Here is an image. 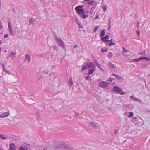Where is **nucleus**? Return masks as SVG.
Instances as JSON below:
<instances>
[{
	"label": "nucleus",
	"mask_w": 150,
	"mask_h": 150,
	"mask_svg": "<svg viewBox=\"0 0 150 150\" xmlns=\"http://www.w3.org/2000/svg\"><path fill=\"white\" fill-rule=\"evenodd\" d=\"M54 38L57 40L58 45L62 48L63 49L65 48L64 43L62 39L57 36H55Z\"/></svg>",
	"instance_id": "obj_1"
},
{
	"label": "nucleus",
	"mask_w": 150,
	"mask_h": 150,
	"mask_svg": "<svg viewBox=\"0 0 150 150\" xmlns=\"http://www.w3.org/2000/svg\"><path fill=\"white\" fill-rule=\"evenodd\" d=\"M89 127L91 128H94L95 129L99 130L100 129V125L97 123H94L93 122H90L89 123L86 125Z\"/></svg>",
	"instance_id": "obj_2"
},
{
	"label": "nucleus",
	"mask_w": 150,
	"mask_h": 150,
	"mask_svg": "<svg viewBox=\"0 0 150 150\" xmlns=\"http://www.w3.org/2000/svg\"><path fill=\"white\" fill-rule=\"evenodd\" d=\"M83 7V5H79L76 6L75 8V10L77 12L78 14L80 15L82 13H85L84 10L82 8Z\"/></svg>",
	"instance_id": "obj_3"
},
{
	"label": "nucleus",
	"mask_w": 150,
	"mask_h": 150,
	"mask_svg": "<svg viewBox=\"0 0 150 150\" xmlns=\"http://www.w3.org/2000/svg\"><path fill=\"white\" fill-rule=\"evenodd\" d=\"M112 91L113 92H116L120 93L121 95H123L125 93V92H122V90L121 88L117 86H115L113 87Z\"/></svg>",
	"instance_id": "obj_4"
},
{
	"label": "nucleus",
	"mask_w": 150,
	"mask_h": 150,
	"mask_svg": "<svg viewBox=\"0 0 150 150\" xmlns=\"http://www.w3.org/2000/svg\"><path fill=\"white\" fill-rule=\"evenodd\" d=\"M8 30L10 33L11 34H13V29L10 21L9 18L8 19Z\"/></svg>",
	"instance_id": "obj_5"
},
{
	"label": "nucleus",
	"mask_w": 150,
	"mask_h": 150,
	"mask_svg": "<svg viewBox=\"0 0 150 150\" xmlns=\"http://www.w3.org/2000/svg\"><path fill=\"white\" fill-rule=\"evenodd\" d=\"M109 84V83L103 81L100 83L99 86L102 88H106L108 86Z\"/></svg>",
	"instance_id": "obj_6"
},
{
	"label": "nucleus",
	"mask_w": 150,
	"mask_h": 150,
	"mask_svg": "<svg viewBox=\"0 0 150 150\" xmlns=\"http://www.w3.org/2000/svg\"><path fill=\"white\" fill-rule=\"evenodd\" d=\"M10 115L9 112H4L0 115V117L1 118H4Z\"/></svg>",
	"instance_id": "obj_7"
},
{
	"label": "nucleus",
	"mask_w": 150,
	"mask_h": 150,
	"mask_svg": "<svg viewBox=\"0 0 150 150\" xmlns=\"http://www.w3.org/2000/svg\"><path fill=\"white\" fill-rule=\"evenodd\" d=\"M86 66L89 68L96 67L95 65L92 62H90L86 64Z\"/></svg>",
	"instance_id": "obj_8"
},
{
	"label": "nucleus",
	"mask_w": 150,
	"mask_h": 150,
	"mask_svg": "<svg viewBox=\"0 0 150 150\" xmlns=\"http://www.w3.org/2000/svg\"><path fill=\"white\" fill-rule=\"evenodd\" d=\"M30 61V56L29 55L27 54L25 55L24 59V62H28L29 63Z\"/></svg>",
	"instance_id": "obj_9"
},
{
	"label": "nucleus",
	"mask_w": 150,
	"mask_h": 150,
	"mask_svg": "<svg viewBox=\"0 0 150 150\" xmlns=\"http://www.w3.org/2000/svg\"><path fill=\"white\" fill-rule=\"evenodd\" d=\"M57 145L59 148H61L64 146L65 145V143L62 141H59L57 143Z\"/></svg>",
	"instance_id": "obj_10"
},
{
	"label": "nucleus",
	"mask_w": 150,
	"mask_h": 150,
	"mask_svg": "<svg viewBox=\"0 0 150 150\" xmlns=\"http://www.w3.org/2000/svg\"><path fill=\"white\" fill-rule=\"evenodd\" d=\"M96 70V67L93 68H89V71L88 73V76L92 74Z\"/></svg>",
	"instance_id": "obj_11"
},
{
	"label": "nucleus",
	"mask_w": 150,
	"mask_h": 150,
	"mask_svg": "<svg viewBox=\"0 0 150 150\" xmlns=\"http://www.w3.org/2000/svg\"><path fill=\"white\" fill-rule=\"evenodd\" d=\"M9 150H16L15 146L14 143L10 144Z\"/></svg>",
	"instance_id": "obj_12"
},
{
	"label": "nucleus",
	"mask_w": 150,
	"mask_h": 150,
	"mask_svg": "<svg viewBox=\"0 0 150 150\" xmlns=\"http://www.w3.org/2000/svg\"><path fill=\"white\" fill-rule=\"evenodd\" d=\"M130 98H131V99H133V100H132L133 101H134V102L137 101L140 103H141V101L139 100L138 99L136 98L135 97H134V96H130Z\"/></svg>",
	"instance_id": "obj_13"
},
{
	"label": "nucleus",
	"mask_w": 150,
	"mask_h": 150,
	"mask_svg": "<svg viewBox=\"0 0 150 150\" xmlns=\"http://www.w3.org/2000/svg\"><path fill=\"white\" fill-rule=\"evenodd\" d=\"M16 53L15 52H12L11 54L9 55V57L11 58V59H13Z\"/></svg>",
	"instance_id": "obj_14"
},
{
	"label": "nucleus",
	"mask_w": 150,
	"mask_h": 150,
	"mask_svg": "<svg viewBox=\"0 0 150 150\" xmlns=\"http://www.w3.org/2000/svg\"><path fill=\"white\" fill-rule=\"evenodd\" d=\"M108 65L111 68L114 69L116 68L115 65L112 64L111 62H109L108 63Z\"/></svg>",
	"instance_id": "obj_15"
},
{
	"label": "nucleus",
	"mask_w": 150,
	"mask_h": 150,
	"mask_svg": "<svg viewBox=\"0 0 150 150\" xmlns=\"http://www.w3.org/2000/svg\"><path fill=\"white\" fill-rule=\"evenodd\" d=\"M81 18H82L83 19H85L86 18H87L88 17V14H85L84 13H82L81 15H80Z\"/></svg>",
	"instance_id": "obj_16"
},
{
	"label": "nucleus",
	"mask_w": 150,
	"mask_h": 150,
	"mask_svg": "<svg viewBox=\"0 0 150 150\" xmlns=\"http://www.w3.org/2000/svg\"><path fill=\"white\" fill-rule=\"evenodd\" d=\"M29 25H33L34 24V23L35 21V20L33 18H31L29 19Z\"/></svg>",
	"instance_id": "obj_17"
},
{
	"label": "nucleus",
	"mask_w": 150,
	"mask_h": 150,
	"mask_svg": "<svg viewBox=\"0 0 150 150\" xmlns=\"http://www.w3.org/2000/svg\"><path fill=\"white\" fill-rule=\"evenodd\" d=\"M109 41L110 42L109 44V46L110 47L111 46H113L115 45V43L113 42V40L112 39H111L110 40H109Z\"/></svg>",
	"instance_id": "obj_18"
},
{
	"label": "nucleus",
	"mask_w": 150,
	"mask_h": 150,
	"mask_svg": "<svg viewBox=\"0 0 150 150\" xmlns=\"http://www.w3.org/2000/svg\"><path fill=\"white\" fill-rule=\"evenodd\" d=\"M112 75L115 76L117 79L118 80H120L122 79V77L119 75L117 74H113Z\"/></svg>",
	"instance_id": "obj_19"
},
{
	"label": "nucleus",
	"mask_w": 150,
	"mask_h": 150,
	"mask_svg": "<svg viewBox=\"0 0 150 150\" xmlns=\"http://www.w3.org/2000/svg\"><path fill=\"white\" fill-rule=\"evenodd\" d=\"M0 138L3 140L7 139V138L4 135L0 134Z\"/></svg>",
	"instance_id": "obj_20"
},
{
	"label": "nucleus",
	"mask_w": 150,
	"mask_h": 150,
	"mask_svg": "<svg viewBox=\"0 0 150 150\" xmlns=\"http://www.w3.org/2000/svg\"><path fill=\"white\" fill-rule=\"evenodd\" d=\"M107 39L105 38L104 37H102L101 38V40L103 42H107L109 41V40H107Z\"/></svg>",
	"instance_id": "obj_21"
},
{
	"label": "nucleus",
	"mask_w": 150,
	"mask_h": 150,
	"mask_svg": "<svg viewBox=\"0 0 150 150\" xmlns=\"http://www.w3.org/2000/svg\"><path fill=\"white\" fill-rule=\"evenodd\" d=\"M105 30L104 29L103 30L101 33V34L100 35V37H102L103 36H104L105 35Z\"/></svg>",
	"instance_id": "obj_22"
},
{
	"label": "nucleus",
	"mask_w": 150,
	"mask_h": 150,
	"mask_svg": "<svg viewBox=\"0 0 150 150\" xmlns=\"http://www.w3.org/2000/svg\"><path fill=\"white\" fill-rule=\"evenodd\" d=\"M93 3L94 2L93 1H90L89 2H87L86 4L90 6H92L93 5Z\"/></svg>",
	"instance_id": "obj_23"
},
{
	"label": "nucleus",
	"mask_w": 150,
	"mask_h": 150,
	"mask_svg": "<svg viewBox=\"0 0 150 150\" xmlns=\"http://www.w3.org/2000/svg\"><path fill=\"white\" fill-rule=\"evenodd\" d=\"M73 84V82L72 78H71L70 79L69 82V85L71 86Z\"/></svg>",
	"instance_id": "obj_24"
},
{
	"label": "nucleus",
	"mask_w": 150,
	"mask_h": 150,
	"mask_svg": "<svg viewBox=\"0 0 150 150\" xmlns=\"http://www.w3.org/2000/svg\"><path fill=\"white\" fill-rule=\"evenodd\" d=\"M133 113L132 112H130V114L128 116L129 118H130L133 117Z\"/></svg>",
	"instance_id": "obj_25"
},
{
	"label": "nucleus",
	"mask_w": 150,
	"mask_h": 150,
	"mask_svg": "<svg viewBox=\"0 0 150 150\" xmlns=\"http://www.w3.org/2000/svg\"><path fill=\"white\" fill-rule=\"evenodd\" d=\"M141 59H142V60L144 59L146 61H149V59L147 57H141Z\"/></svg>",
	"instance_id": "obj_26"
},
{
	"label": "nucleus",
	"mask_w": 150,
	"mask_h": 150,
	"mask_svg": "<svg viewBox=\"0 0 150 150\" xmlns=\"http://www.w3.org/2000/svg\"><path fill=\"white\" fill-rule=\"evenodd\" d=\"M101 50L102 52H104L107 51L108 50L105 49V48H102Z\"/></svg>",
	"instance_id": "obj_27"
},
{
	"label": "nucleus",
	"mask_w": 150,
	"mask_h": 150,
	"mask_svg": "<svg viewBox=\"0 0 150 150\" xmlns=\"http://www.w3.org/2000/svg\"><path fill=\"white\" fill-rule=\"evenodd\" d=\"M142 59H141V57H140L139 58L134 59L133 60V61H135V62H138L139 61H140L141 60H142Z\"/></svg>",
	"instance_id": "obj_28"
},
{
	"label": "nucleus",
	"mask_w": 150,
	"mask_h": 150,
	"mask_svg": "<svg viewBox=\"0 0 150 150\" xmlns=\"http://www.w3.org/2000/svg\"><path fill=\"white\" fill-rule=\"evenodd\" d=\"M86 66V65H85L83 67H82L81 71H83L85 70H86L87 69Z\"/></svg>",
	"instance_id": "obj_29"
},
{
	"label": "nucleus",
	"mask_w": 150,
	"mask_h": 150,
	"mask_svg": "<svg viewBox=\"0 0 150 150\" xmlns=\"http://www.w3.org/2000/svg\"><path fill=\"white\" fill-rule=\"evenodd\" d=\"M145 54V51H143V52H141L139 53V55H144Z\"/></svg>",
	"instance_id": "obj_30"
},
{
	"label": "nucleus",
	"mask_w": 150,
	"mask_h": 150,
	"mask_svg": "<svg viewBox=\"0 0 150 150\" xmlns=\"http://www.w3.org/2000/svg\"><path fill=\"white\" fill-rule=\"evenodd\" d=\"M109 27L108 28V30H109L110 29L111 26H110V19H109Z\"/></svg>",
	"instance_id": "obj_31"
},
{
	"label": "nucleus",
	"mask_w": 150,
	"mask_h": 150,
	"mask_svg": "<svg viewBox=\"0 0 150 150\" xmlns=\"http://www.w3.org/2000/svg\"><path fill=\"white\" fill-rule=\"evenodd\" d=\"M107 9V7L105 6H104L103 7V11H106Z\"/></svg>",
	"instance_id": "obj_32"
},
{
	"label": "nucleus",
	"mask_w": 150,
	"mask_h": 150,
	"mask_svg": "<svg viewBox=\"0 0 150 150\" xmlns=\"http://www.w3.org/2000/svg\"><path fill=\"white\" fill-rule=\"evenodd\" d=\"M90 13L91 15H93V16L94 15V13H93V11L92 10H91L90 11Z\"/></svg>",
	"instance_id": "obj_33"
},
{
	"label": "nucleus",
	"mask_w": 150,
	"mask_h": 150,
	"mask_svg": "<svg viewBox=\"0 0 150 150\" xmlns=\"http://www.w3.org/2000/svg\"><path fill=\"white\" fill-rule=\"evenodd\" d=\"M99 28V26H97L96 27V28L94 29L93 30V32L94 33H95L96 31L97 30V29H98Z\"/></svg>",
	"instance_id": "obj_34"
},
{
	"label": "nucleus",
	"mask_w": 150,
	"mask_h": 150,
	"mask_svg": "<svg viewBox=\"0 0 150 150\" xmlns=\"http://www.w3.org/2000/svg\"><path fill=\"white\" fill-rule=\"evenodd\" d=\"M98 67H99V69L102 70V71H103V69L102 68V67H101V66H100V65L99 64H98L97 65Z\"/></svg>",
	"instance_id": "obj_35"
},
{
	"label": "nucleus",
	"mask_w": 150,
	"mask_h": 150,
	"mask_svg": "<svg viewBox=\"0 0 150 150\" xmlns=\"http://www.w3.org/2000/svg\"><path fill=\"white\" fill-rule=\"evenodd\" d=\"M93 61L95 63L96 66L99 64V63H98V62L97 61V60H96V59L94 60Z\"/></svg>",
	"instance_id": "obj_36"
},
{
	"label": "nucleus",
	"mask_w": 150,
	"mask_h": 150,
	"mask_svg": "<svg viewBox=\"0 0 150 150\" xmlns=\"http://www.w3.org/2000/svg\"><path fill=\"white\" fill-rule=\"evenodd\" d=\"M108 57H112V54L111 52H109V54L108 55Z\"/></svg>",
	"instance_id": "obj_37"
},
{
	"label": "nucleus",
	"mask_w": 150,
	"mask_h": 150,
	"mask_svg": "<svg viewBox=\"0 0 150 150\" xmlns=\"http://www.w3.org/2000/svg\"><path fill=\"white\" fill-rule=\"evenodd\" d=\"M114 80V79H113V78H110L109 80H108V81L110 82H112V81H113V80Z\"/></svg>",
	"instance_id": "obj_38"
},
{
	"label": "nucleus",
	"mask_w": 150,
	"mask_h": 150,
	"mask_svg": "<svg viewBox=\"0 0 150 150\" xmlns=\"http://www.w3.org/2000/svg\"><path fill=\"white\" fill-rule=\"evenodd\" d=\"M136 33L137 34L138 36H139L140 35V31L139 30L138 31H136Z\"/></svg>",
	"instance_id": "obj_39"
},
{
	"label": "nucleus",
	"mask_w": 150,
	"mask_h": 150,
	"mask_svg": "<svg viewBox=\"0 0 150 150\" xmlns=\"http://www.w3.org/2000/svg\"><path fill=\"white\" fill-rule=\"evenodd\" d=\"M19 150H26V149L24 147H21L19 148Z\"/></svg>",
	"instance_id": "obj_40"
},
{
	"label": "nucleus",
	"mask_w": 150,
	"mask_h": 150,
	"mask_svg": "<svg viewBox=\"0 0 150 150\" xmlns=\"http://www.w3.org/2000/svg\"><path fill=\"white\" fill-rule=\"evenodd\" d=\"M5 71L8 74H11V72L7 70H5Z\"/></svg>",
	"instance_id": "obj_41"
},
{
	"label": "nucleus",
	"mask_w": 150,
	"mask_h": 150,
	"mask_svg": "<svg viewBox=\"0 0 150 150\" xmlns=\"http://www.w3.org/2000/svg\"><path fill=\"white\" fill-rule=\"evenodd\" d=\"M123 52H128V51L126 50V49L124 47H123Z\"/></svg>",
	"instance_id": "obj_42"
},
{
	"label": "nucleus",
	"mask_w": 150,
	"mask_h": 150,
	"mask_svg": "<svg viewBox=\"0 0 150 150\" xmlns=\"http://www.w3.org/2000/svg\"><path fill=\"white\" fill-rule=\"evenodd\" d=\"M90 77L89 76H87L86 77V79L87 80H89V79H90L91 80V79H90Z\"/></svg>",
	"instance_id": "obj_43"
},
{
	"label": "nucleus",
	"mask_w": 150,
	"mask_h": 150,
	"mask_svg": "<svg viewBox=\"0 0 150 150\" xmlns=\"http://www.w3.org/2000/svg\"><path fill=\"white\" fill-rule=\"evenodd\" d=\"M3 28V26L2 25V23L0 21V29H2Z\"/></svg>",
	"instance_id": "obj_44"
},
{
	"label": "nucleus",
	"mask_w": 150,
	"mask_h": 150,
	"mask_svg": "<svg viewBox=\"0 0 150 150\" xmlns=\"http://www.w3.org/2000/svg\"><path fill=\"white\" fill-rule=\"evenodd\" d=\"M8 34H6L4 35V38H7L8 37Z\"/></svg>",
	"instance_id": "obj_45"
},
{
	"label": "nucleus",
	"mask_w": 150,
	"mask_h": 150,
	"mask_svg": "<svg viewBox=\"0 0 150 150\" xmlns=\"http://www.w3.org/2000/svg\"><path fill=\"white\" fill-rule=\"evenodd\" d=\"M53 47L54 50H56L57 49V47L56 46L54 45Z\"/></svg>",
	"instance_id": "obj_46"
},
{
	"label": "nucleus",
	"mask_w": 150,
	"mask_h": 150,
	"mask_svg": "<svg viewBox=\"0 0 150 150\" xmlns=\"http://www.w3.org/2000/svg\"><path fill=\"white\" fill-rule=\"evenodd\" d=\"M104 37L107 39H109V36L108 35H106Z\"/></svg>",
	"instance_id": "obj_47"
},
{
	"label": "nucleus",
	"mask_w": 150,
	"mask_h": 150,
	"mask_svg": "<svg viewBox=\"0 0 150 150\" xmlns=\"http://www.w3.org/2000/svg\"><path fill=\"white\" fill-rule=\"evenodd\" d=\"M2 65H3V69L5 71V70H6V69H5V68H4V65L3 64H2Z\"/></svg>",
	"instance_id": "obj_48"
},
{
	"label": "nucleus",
	"mask_w": 150,
	"mask_h": 150,
	"mask_svg": "<svg viewBox=\"0 0 150 150\" xmlns=\"http://www.w3.org/2000/svg\"><path fill=\"white\" fill-rule=\"evenodd\" d=\"M99 18V16H98V15H97V16H96V17H95V18L96 19H97V18Z\"/></svg>",
	"instance_id": "obj_49"
},
{
	"label": "nucleus",
	"mask_w": 150,
	"mask_h": 150,
	"mask_svg": "<svg viewBox=\"0 0 150 150\" xmlns=\"http://www.w3.org/2000/svg\"><path fill=\"white\" fill-rule=\"evenodd\" d=\"M137 118V117H134L133 118V120H134V119H135V120H136Z\"/></svg>",
	"instance_id": "obj_50"
},
{
	"label": "nucleus",
	"mask_w": 150,
	"mask_h": 150,
	"mask_svg": "<svg viewBox=\"0 0 150 150\" xmlns=\"http://www.w3.org/2000/svg\"><path fill=\"white\" fill-rule=\"evenodd\" d=\"M76 113V115H75V117H76V116H78L79 115H78L77 113Z\"/></svg>",
	"instance_id": "obj_51"
},
{
	"label": "nucleus",
	"mask_w": 150,
	"mask_h": 150,
	"mask_svg": "<svg viewBox=\"0 0 150 150\" xmlns=\"http://www.w3.org/2000/svg\"><path fill=\"white\" fill-rule=\"evenodd\" d=\"M90 0H84V1H90Z\"/></svg>",
	"instance_id": "obj_52"
},
{
	"label": "nucleus",
	"mask_w": 150,
	"mask_h": 150,
	"mask_svg": "<svg viewBox=\"0 0 150 150\" xmlns=\"http://www.w3.org/2000/svg\"><path fill=\"white\" fill-rule=\"evenodd\" d=\"M77 47V45H76L75 46H74V48H76Z\"/></svg>",
	"instance_id": "obj_53"
},
{
	"label": "nucleus",
	"mask_w": 150,
	"mask_h": 150,
	"mask_svg": "<svg viewBox=\"0 0 150 150\" xmlns=\"http://www.w3.org/2000/svg\"><path fill=\"white\" fill-rule=\"evenodd\" d=\"M2 42L1 40L0 41V45H1V44L2 43Z\"/></svg>",
	"instance_id": "obj_54"
},
{
	"label": "nucleus",
	"mask_w": 150,
	"mask_h": 150,
	"mask_svg": "<svg viewBox=\"0 0 150 150\" xmlns=\"http://www.w3.org/2000/svg\"><path fill=\"white\" fill-rule=\"evenodd\" d=\"M76 21L77 22V21L78 20V18H76Z\"/></svg>",
	"instance_id": "obj_55"
},
{
	"label": "nucleus",
	"mask_w": 150,
	"mask_h": 150,
	"mask_svg": "<svg viewBox=\"0 0 150 150\" xmlns=\"http://www.w3.org/2000/svg\"><path fill=\"white\" fill-rule=\"evenodd\" d=\"M78 23V25H79V26H80V25L79 24V23Z\"/></svg>",
	"instance_id": "obj_56"
},
{
	"label": "nucleus",
	"mask_w": 150,
	"mask_h": 150,
	"mask_svg": "<svg viewBox=\"0 0 150 150\" xmlns=\"http://www.w3.org/2000/svg\"><path fill=\"white\" fill-rule=\"evenodd\" d=\"M9 57L8 56V57H7V59H9Z\"/></svg>",
	"instance_id": "obj_57"
},
{
	"label": "nucleus",
	"mask_w": 150,
	"mask_h": 150,
	"mask_svg": "<svg viewBox=\"0 0 150 150\" xmlns=\"http://www.w3.org/2000/svg\"><path fill=\"white\" fill-rule=\"evenodd\" d=\"M1 49H2L1 47H0V51H1Z\"/></svg>",
	"instance_id": "obj_58"
},
{
	"label": "nucleus",
	"mask_w": 150,
	"mask_h": 150,
	"mask_svg": "<svg viewBox=\"0 0 150 150\" xmlns=\"http://www.w3.org/2000/svg\"><path fill=\"white\" fill-rule=\"evenodd\" d=\"M117 131H116V132H115V134H116V133H117Z\"/></svg>",
	"instance_id": "obj_59"
},
{
	"label": "nucleus",
	"mask_w": 150,
	"mask_h": 150,
	"mask_svg": "<svg viewBox=\"0 0 150 150\" xmlns=\"http://www.w3.org/2000/svg\"><path fill=\"white\" fill-rule=\"evenodd\" d=\"M4 51H5V53H6V52H7V51H6V50H4Z\"/></svg>",
	"instance_id": "obj_60"
},
{
	"label": "nucleus",
	"mask_w": 150,
	"mask_h": 150,
	"mask_svg": "<svg viewBox=\"0 0 150 150\" xmlns=\"http://www.w3.org/2000/svg\"><path fill=\"white\" fill-rule=\"evenodd\" d=\"M89 11H86V13H88Z\"/></svg>",
	"instance_id": "obj_61"
},
{
	"label": "nucleus",
	"mask_w": 150,
	"mask_h": 150,
	"mask_svg": "<svg viewBox=\"0 0 150 150\" xmlns=\"http://www.w3.org/2000/svg\"><path fill=\"white\" fill-rule=\"evenodd\" d=\"M139 24V23L138 22V23H137V25H138Z\"/></svg>",
	"instance_id": "obj_62"
},
{
	"label": "nucleus",
	"mask_w": 150,
	"mask_h": 150,
	"mask_svg": "<svg viewBox=\"0 0 150 150\" xmlns=\"http://www.w3.org/2000/svg\"><path fill=\"white\" fill-rule=\"evenodd\" d=\"M80 27V28H82V26H81V25H80V26H79Z\"/></svg>",
	"instance_id": "obj_63"
},
{
	"label": "nucleus",
	"mask_w": 150,
	"mask_h": 150,
	"mask_svg": "<svg viewBox=\"0 0 150 150\" xmlns=\"http://www.w3.org/2000/svg\"><path fill=\"white\" fill-rule=\"evenodd\" d=\"M137 28L138 27V25H137Z\"/></svg>",
	"instance_id": "obj_64"
}]
</instances>
